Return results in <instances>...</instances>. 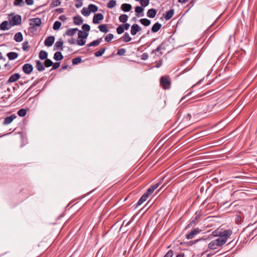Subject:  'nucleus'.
Segmentation results:
<instances>
[{"mask_svg":"<svg viewBox=\"0 0 257 257\" xmlns=\"http://www.w3.org/2000/svg\"><path fill=\"white\" fill-rule=\"evenodd\" d=\"M220 228H217V229L215 230L214 231L212 232V235L214 236H218V237H219L220 234Z\"/></svg>","mask_w":257,"mask_h":257,"instance_id":"46","label":"nucleus"},{"mask_svg":"<svg viewBox=\"0 0 257 257\" xmlns=\"http://www.w3.org/2000/svg\"><path fill=\"white\" fill-rule=\"evenodd\" d=\"M12 27L11 23L7 21H4L0 25V30L2 31H6L10 29Z\"/></svg>","mask_w":257,"mask_h":257,"instance_id":"10","label":"nucleus"},{"mask_svg":"<svg viewBox=\"0 0 257 257\" xmlns=\"http://www.w3.org/2000/svg\"><path fill=\"white\" fill-rule=\"evenodd\" d=\"M63 41H57L55 44V45H54V47H56V49H59L60 50H63Z\"/></svg>","mask_w":257,"mask_h":257,"instance_id":"32","label":"nucleus"},{"mask_svg":"<svg viewBox=\"0 0 257 257\" xmlns=\"http://www.w3.org/2000/svg\"><path fill=\"white\" fill-rule=\"evenodd\" d=\"M163 180V179H162V180L159 181V182L150 186V187L147 190V191L144 194L145 195H147V197L148 198L154 192V191L161 184Z\"/></svg>","mask_w":257,"mask_h":257,"instance_id":"6","label":"nucleus"},{"mask_svg":"<svg viewBox=\"0 0 257 257\" xmlns=\"http://www.w3.org/2000/svg\"><path fill=\"white\" fill-rule=\"evenodd\" d=\"M89 33H78V39L74 38L68 40V42L71 45L78 44L79 46H83L85 43V39L88 36Z\"/></svg>","mask_w":257,"mask_h":257,"instance_id":"1","label":"nucleus"},{"mask_svg":"<svg viewBox=\"0 0 257 257\" xmlns=\"http://www.w3.org/2000/svg\"><path fill=\"white\" fill-rule=\"evenodd\" d=\"M88 8L89 9V11H90V13L91 12L94 13V12H96V11H97V10H98L97 7L93 4H90L88 6Z\"/></svg>","mask_w":257,"mask_h":257,"instance_id":"30","label":"nucleus"},{"mask_svg":"<svg viewBox=\"0 0 257 257\" xmlns=\"http://www.w3.org/2000/svg\"><path fill=\"white\" fill-rule=\"evenodd\" d=\"M105 50L106 49L104 47L100 48L99 50H98L94 53V56L96 57L101 56L102 54L104 53Z\"/></svg>","mask_w":257,"mask_h":257,"instance_id":"29","label":"nucleus"},{"mask_svg":"<svg viewBox=\"0 0 257 257\" xmlns=\"http://www.w3.org/2000/svg\"><path fill=\"white\" fill-rule=\"evenodd\" d=\"M61 26V23L59 21L55 22L53 28L54 30H58Z\"/></svg>","mask_w":257,"mask_h":257,"instance_id":"43","label":"nucleus"},{"mask_svg":"<svg viewBox=\"0 0 257 257\" xmlns=\"http://www.w3.org/2000/svg\"><path fill=\"white\" fill-rule=\"evenodd\" d=\"M29 46L28 43L27 42H25L23 44V49L24 51H28L29 50Z\"/></svg>","mask_w":257,"mask_h":257,"instance_id":"53","label":"nucleus"},{"mask_svg":"<svg viewBox=\"0 0 257 257\" xmlns=\"http://www.w3.org/2000/svg\"><path fill=\"white\" fill-rule=\"evenodd\" d=\"M132 7L131 5L128 4H123L121 6V10L125 12H129L132 9Z\"/></svg>","mask_w":257,"mask_h":257,"instance_id":"22","label":"nucleus"},{"mask_svg":"<svg viewBox=\"0 0 257 257\" xmlns=\"http://www.w3.org/2000/svg\"><path fill=\"white\" fill-rule=\"evenodd\" d=\"M103 16L101 13H98L94 15L93 19V23L94 24H98L100 21L103 19Z\"/></svg>","mask_w":257,"mask_h":257,"instance_id":"14","label":"nucleus"},{"mask_svg":"<svg viewBox=\"0 0 257 257\" xmlns=\"http://www.w3.org/2000/svg\"><path fill=\"white\" fill-rule=\"evenodd\" d=\"M44 63V66L46 67H49L50 66H52V65H53V61L51 60L48 59V58L47 59L45 60Z\"/></svg>","mask_w":257,"mask_h":257,"instance_id":"34","label":"nucleus"},{"mask_svg":"<svg viewBox=\"0 0 257 257\" xmlns=\"http://www.w3.org/2000/svg\"><path fill=\"white\" fill-rule=\"evenodd\" d=\"M36 67L38 71L41 72L45 70L44 63L40 60H36Z\"/></svg>","mask_w":257,"mask_h":257,"instance_id":"15","label":"nucleus"},{"mask_svg":"<svg viewBox=\"0 0 257 257\" xmlns=\"http://www.w3.org/2000/svg\"><path fill=\"white\" fill-rule=\"evenodd\" d=\"M48 53L44 50H41L39 54V58L42 60H46L48 57Z\"/></svg>","mask_w":257,"mask_h":257,"instance_id":"20","label":"nucleus"},{"mask_svg":"<svg viewBox=\"0 0 257 257\" xmlns=\"http://www.w3.org/2000/svg\"><path fill=\"white\" fill-rule=\"evenodd\" d=\"M60 65V62H55L54 63H53V65H52V68L51 70L57 69L59 67Z\"/></svg>","mask_w":257,"mask_h":257,"instance_id":"52","label":"nucleus"},{"mask_svg":"<svg viewBox=\"0 0 257 257\" xmlns=\"http://www.w3.org/2000/svg\"><path fill=\"white\" fill-rule=\"evenodd\" d=\"M132 38L129 36L128 33H125L123 36L121 38V40L125 42H128L131 40Z\"/></svg>","mask_w":257,"mask_h":257,"instance_id":"35","label":"nucleus"},{"mask_svg":"<svg viewBox=\"0 0 257 257\" xmlns=\"http://www.w3.org/2000/svg\"><path fill=\"white\" fill-rule=\"evenodd\" d=\"M23 38L22 33H16L14 36V40L18 42H20L23 41Z\"/></svg>","mask_w":257,"mask_h":257,"instance_id":"28","label":"nucleus"},{"mask_svg":"<svg viewBox=\"0 0 257 257\" xmlns=\"http://www.w3.org/2000/svg\"><path fill=\"white\" fill-rule=\"evenodd\" d=\"M5 67L7 70H10L11 68V66L8 63H6L5 65Z\"/></svg>","mask_w":257,"mask_h":257,"instance_id":"62","label":"nucleus"},{"mask_svg":"<svg viewBox=\"0 0 257 257\" xmlns=\"http://www.w3.org/2000/svg\"><path fill=\"white\" fill-rule=\"evenodd\" d=\"M0 59L3 60L4 61H6V59L5 57L3 56L2 53L0 52Z\"/></svg>","mask_w":257,"mask_h":257,"instance_id":"64","label":"nucleus"},{"mask_svg":"<svg viewBox=\"0 0 257 257\" xmlns=\"http://www.w3.org/2000/svg\"><path fill=\"white\" fill-rule=\"evenodd\" d=\"M17 116L15 114H13L10 116H8L5 118L3 122V124L4 125L9 124L11 123L13 121V120Z\"/></svg>","mask_w":257,"mask_h":257,"instance_id":"9","label":"nucleus"},{"mask_svg":"<svg viewBox=\"0 0 257 257\" xmlns=\"http://www.w3.org/2000/svg\"><path fill=\"white\" fill-rule=\"evenodd\" d=\"M7 56L10 60H14L18 58L19 55L17 52H11L7 53Z\"/></svg>","mask_w":257,"mask_h":257,"instance_id":"18","label":"nucleus"},{"mask_svg":"<svg viewBox=\"0 0 257 257\" xmlns=\"http://www.w3.org/2000/svg\"><path fill=\"white\" fill-rule=\"evenodd\" d=\"M116 5V1L115 0H110L107 4V6L109 9H112Z\"/></svg>","mask_w":257,"mask_h":257,"instance_id":"42","label":"nucleus"},{"mask_svg":"<svg viewBox=\"0 0 257 257\" xmlns=\"http://www.w3.org/2000/svg\"><path fill=\"white\" fill-rule=\"evenodd\" d=\"M41 24V20L39 18H33V27L36 26H39Z\"/></svg>","mask_w":257,"mask_h":257,"instance_id":"41","label":"nucleus"},{"mask_svg":"<svg viewBox=\"0 0 257 257\" xmlns=\"http://www.w3.org/2000/svg\"><path fill=\"white\" fill-rule=\"evenodd\" d=\"M147 198L148 197H147V195L143 194L138 200L137 203L136 205L135 208L143 204L147 199Z\"/></svg>","mask_w":257,"mask_h":257,"instance_id":"21","label":"nucleus"},{"mask_svg":"<svg viewBox=\"0 0 257 257\" xmlns=\"http://www.w3.org/2000/svg\"><path fill=\"white\" fill-rule=\"evenodd\" d=\"M196 222H197V221L196 220H195L194 219L191 220L190 221L189 224L187 226L186 228H189L191 226H193V225H194L196 224Z\"/></svg>","mask_w":257,"mask_h":257,"instance_id":"54","label":"nucleus"},{"mask_svg":"<svg viewBox=\"0 0 257 257\" xmlns=\"http://www.w3.org/2000/svg\"><path fill=\"white\" fill-rule=\"evenodd\" d=\"M162 63H163L162 60V59H160L159 62H157V64L156 65V67H157V68H159L162 65Z\"/></svg>","mask_w":257,"mask_h":257,"instance_id":"57","label":"nucleus"},{"mask_svg":"<svg viewBox=\"0 0 257 257\" xmlns=\"http://www.w3.org/2000/svg\"><path fill=\"white\" fill-rule=\"evenodd\" d=\"M82 5H83L82 2H77V3L75 5V7L77 8H79L81 7L82 6Z\"/></svg>","mask_w":257,"mask_h":257,"instance_id":"58","label":"nucleus"},{"mask_svg":"<svg viewBox=\"0 0 257 257\" xmlns=\"http://www.w3.org/2000/svg\"><path fill=\"white\" fill-rule=\"evenodd\" d=\"M82 62L81 57H77L72 60L73 65H77Z\"/></svg>","mask_w":257,"mask_h":257,"instance_id":"33","label":"nucleus"},{"mask_svg":"<svg viewBox=\"0 0 257 257\" xmlns=\"http://www.w3.org/2000/svg\"><path fill=\"white\" fill-rule=\"evenodd\" d=\"M174 14V9H171L166 12V14L164 15V17L166 20H169L172 18Z\"/></svg>","mask_w":257,"mask_h":257,"instance_id":"19","label":"nucleus"},{"mask_svg":"<svg viewBox=\"0 0 257 257\" xmlns=\"http://www.w3.org/2000/svg\"><path fill=\"white\" fill-rule=\"evenodd\" d=\"M82 29L83 32H88L90 30V27L89 25L85 24L82 26Z\"/></svg>","mask_w":257,"mask_h":257,"instance_id":"44","label":"nucleus"},{"mask_svg":"<svg viewBox=\"0 0 257 257\" xmlns=\"http://www.w3.org/2000/svg\"><path fill=\"white\" fill-rule=\"evenodd\" d=\"M184 256H185V254L184 253L180 252V253H177L176 257H184Z\"/></svg>","mask_w":257,"mask_h":257,"instance_id":"61","label":"nucleus"},{"mask_svg":"<svg viewBox=\"0 0 257 257\" xmlns=\"http://www.w3.org/2000/svg\"><path fill=\"white\" fill-rule=\"evenodd\" d=\"M61 2L60 0H52L50 6L51 7L53 8L59 6Z\"/></svg>","mask_w":257,"mask_h":257,"instance_id":"40","label":"nucleus"},{"mask_svg":"<svg viewBox=\"0 0 257 257\" xmlns=\"http://www.w3.org/2000/svg\"><path fill=\"white\" fill-rule=\"evenodd\" d=\"M165 43L163 42L158 47L153 50L151 53V57H152L154 60H156V62H157V59L160 58L161 56L163 55V52L162 51L163 50H165Z\"/></svg>","mask_w":257,"mask_h":257,"instance_id":"2","label":"nucleus"},{"mask_svg":"<svg viewBox=\"0 0 257 257\" xmlns=\"http://www.w3.org/2000/svg\"><path fill=\"white\" fill-rule=\"evenodd\" d=\"M23 71L26 74H30L32 72V65L27 63L23 66Z\"/></svg>","mask_w":257,"mask_h":257,"instance_id":"13","label":"nucleus"},{"mask_svg":"<svg viewBox=\"0 0 257 257\" xmlns=\"http://www.w3.org/2000/svg\"><path fill=\"white\" fill-rule=\"evenodd\" d=\"M201 231V230L198 228H194L190 232L186 234V237L188 239H192L195 235L198 234Z\"/></svg>","mask_w":257,"mask_h":257,"instance_id":"8","label":"nucleus"},{"mask_svg":"<svg viewBox=\"0 0 257 257\" xmlns=\"http://www.w3.org/2000/svg\"><path fill=\"white\" fill-rule=\"evenodd\" d=\"M141 57L142 60H146L148 59L149 55L147 53H144L141 55Z\"/></svg>","mask_w":257,"mask_h":257,"instance_id":"55","label":"nucleus"},{"mask_svg":"<svg viewBox=\"0 0 257 257\" xmlns=\"http://www.w3.org/2000/svg\"><path fill=\"white\" fill-rule=\"evenodd\" d=\"M21 22V17L18 15L13 16L12 18L10 19V23H11L12 26L20 24Z\"/></svg>","mask_w":257,"mask_h":257,"instance_id":"7","label":"nucleus"},{"mask_svg":"<svg viewBox=\"0 0 257 257\" xmlns=\"http://www.w3.org/2000/svg\"><path fill=\"white\" fill-rule=\"evenodd\" d=\"M157 13V11L154 9H151L147 12V16L151 18H153L155 17Z\"/></svg>","mask_w":257,"mask_h":257,"instance_id":"24","label":"nucleus"},{"mask_svg":"<svg viewBox=\"0 0 257 257\" xmlns=\"http://www.w3.org/2000/svg\"><path fill=\"white\" fill-rule=\"evenodd\" d=\"M26 3L28 5H32V0H26Z\"/></svg>","mask_w":257,"mask_h":257,"instance_id":"63","label":"nucleus"},{"mask_svg":"<svg viewBox=\"0 0 257 257\" xmlns=\"http://www.w3.org/2000/svg\"><path fill=\"white\" fill-rule=\"evenodd\" d=\"M162 25L159 23H155L152 28V32H157L161 28Z\"/></svg>","mask_w":257,"mask_h":257,"instance_id":"26","label":"nucleus"},{"mask_svg":"<svg viewBox=\"0 0 257 257\" xmlns=\"http://www.w3.org/2000/svg\"><path fill=\"white\" fill-rule=\"evenodd\" d=\"M98 28L101 32H107L108 31L107 26L105 24H102L99 25L98 26Z\"/></svg>","mask_w":257,"mask_h":257,"instance_id":"31","label":"nucleus"},{"mask_svg":"<svg viewBox=\"0 0 257 257\" xmlns=\"http://www.w3.org/2000/svg\"><path fill=\"white\" fill-rule=\"evenodd\" d=\"M160 85L164 89H169L171 87V82L169 76H163L160 78Z\"/></svg>","mask_w":257,"mask_h":257,"instance_id":"4","label":"nucleus"},{"mask_svg":"<svg viewBox=\"0 0 257 257\" xmlns=\"http://www.w3.org/2000/svg\"><path fill=\"white\" fill-rule=\"evenodd\" d=\"M125 53L126 50L124 48H121L118 50L116 54L119 56H123Z\"/></svg>","mask_w":257,"mask_h":257,"instance_id":"45","label":"nucleus"},{"mask_svg":"<svg viewBox=\"0 0 257 257\" xmlns=\"http://www.w3.org/2000/svg\"><path fill=\"white\" fill-rule=\"evenodd\" d=\"M201 239H197L195 241H190L189 243V244L190 245H192V244H195V243H196L197 242L199 241L200 240H201Z\"/></svg>","mask_w":257,"mask_h":257,"instance_id":"60","label":"nucleus"},{"mask_svg":"<svg viewBox=\"0 0 257 257\" xmlns=\"http://www.w3.org/2000/svg\"><path fill=\"white\" fill-rule=\"evenodd\" d=\"M20 78V75L19 73H15L10 77L9 80H8V83L14 82L17 81Z\"/></svg>","mask_w":257,"mask_h":257,"instance_id":"16","label":"nucleus"},{"mask_svg":"<svg viewBox=\"0 0 257 257\" xmlns=\"http://www.w3.org/2000/svg\"><path fill=\"white\" fill-rule=\"evenodd\" d=\"M174 252V251L173 250L170 249L166 253L164 257H173Z\"/></svg>","mask_w":257,"mask_h":257,"instance_id":"49","label":"nucleus"},{"mask_svg":"<svg viewBox=\"0 0 257 257\" xmlns=\"http://www.w3.org/2000/svg\"><path fill=\"white\" fill-rule=\"evenodd\" d=\"M140 22L145 26H148L151 23V21L147 19H142L140 20Z\"/></svg>","mask_w":257,"mask_h":257,"instance_id":"38","label":"nucleus"},{"mask_svg":"<svg viewBox=\"0 0 257 257\" xmlns=\"http://www.w3.org/2000/svg\"><path fill=\"white\" fill-rule=\"evenodd\" d=\"M144 11V9L142 7L137 6L135 8L136 13H138V14L142 13Z\"/></svg>","mask_w":257,"mask_h":257,"instance_id":"48","label":"nucleus"},{"mask_svg":"<svg viewBox=\"0 0 257 257\" xmlns=\"http://www.w3.org/2000/svg\"><path fill=\"white\" fill-rule=\"evenodd\" d=\"M27 111L25 109L21 108L18 111V114L19 116L24 117L26 115Z\"/></svg>","mask_w":257,"mask_h":257,"instance_id":"37","label":"nucleus"},{"mask_svg":"<svg viewBox=\"0 0 257 257\" xmlns=\"http://www.w3.org/2000/svg\"><path fill=\"white\" fill-rule=\"evenodd\" d=\"M81 13L84 16H88L90 14V11H89L88 8H83L81 11Z\"/></svg>","mask_w":257,"mask_h":257,"instance_id":"39","label":"nucleus"},{"mask_svg":"<svg viewBox=\"0 0 257 257\" xmlns=\"http://www.w3.org/2000/svg\"><path fill=\"white\" fill-rule=\"evenodd\" d=\"M54 41H55V37L54 36H49L45 40V42H44L45 45L47 47H50L53 44Z\"/></svg>","mask_w":257,"mask_h":257,"instance_id":"11","label":"nucleus"},{"mask_svg":"<svg viewBox=\"0 0 257 257\" xmlns=\"http://www.w3.org/2000/svg\"><path fill=\"white\" fill-rule=\"evenodd\" d=\"M64 57L61 52L58 51L55 53L54 55V59L56 61H61L63 59Z\"/></svg>","mask_w":257,"mask_h":257,"instance_id":"23","label":"nucleus"},{"mask_svg":"<svg viewBox=\"0 0 257 257\" xmlns=\"http://www.w3.org/2000/svg\"><path fill=\"white\" fill-rule=\"evenodd\" d=\"M113 38L112 34L109 33L105 38V41L107 42H110Z\"/></svg>","mask_w":257,"mask_h":257,"instance_id":"47","label":"nucleus"},{"mask_svg":"<svg viewBox=\"0 0 257 257\" xmlns=\"http://www.w3.org/2000/svg\"><path fill=\"white\" fill-rule=\"evenodd\" d=\"M68 67V65H64V66H63L61 67V68L60 69V71H63V70H65V69H66Z\"/></svg>","mask_w":257,"mask_h":257,"instance_id":"59","label":"nucleus"},{"mask_svg":"<svg viewBox=\"0 0 257 257\" xmlns=\"http://www.w3.org/2000/svg\"><path fill=\"white\" fill-rule=\"evenodd\" d=\"M73 21L75 24L79 25L83 23V19L80 16H75L73 18Z\"/></svg>","mask_w":257,"mask_h":257,"instance_id":"25","label":"nucleus"},{"mask_svg":"<svg viewBox=\"0 0 257 257\" xmlns=\"http://www.w3.org/2000/svg\"><path fill=\"white\" fill-rule=\"evenodd\" d=\"M14 3L15 6H20L24 4L23 0H15Z\"/></svg>","mask_w":257,"mask_h":257,"instance_id":"51","label":"nucleus"},{"mask_svg":"<svg viewBox=\"0 0 257 257\" xmlns=\"http://www.w3.org/2000/svg\"><path fill=\"white\" fill-rule=\"evenodd\" d=\"M128 19V16L126 15L122 14L119 17L120 22L122 23H125Z\"/></svg>","mask_w":257,"mask_h":257,"instance_id":"36","label":"nucleus"},{"mask_svg":"<svg viewBox=\"0 0 257 257\" xmlns=\"http://www.w3.org/2000/svg\"><path fill=\"white\" fill-rule=\"evenodd\" d=\"M150 0H141L140 1L141 5L143 7H146L149 4Z\"/></svg>","mask_w":257,"mask_h":257,"instance_id":"50","label":"nucleus"},{"mask_svg":"<svg viewBox=\"0 0 257 257\" xmlns=\"http://www.w3.org/2000/svg\"><path fill=\"white\" fill-rule=\"evenodd\" d=\"M130 27L128 23H125L119 25L116 29V32H124V30H127Z\"/></svg>","mask_w":257,"mask_h":257,"instance_id":"12","label":"nucleus"},{"mask_svg":"<svg viewBox=\"0 0 257 257\" xmlns=\"http://www.w3.org/2000/svg\"><path fill=\"white\" fill-rule=\"evenodd\" d=\"M232 233V231L231 229L224 230L223 229H221L220 237L219 238L221 239H223L225 240V242H226L228 238Z\"/></svg>","mask_w":257,"mask_h":257,"instance_id":"5","label":"nucleus"},{"mask_svg":"<svg viewBox=\"0 0 257 257\" xmlns=\"http://www.w3.org/2000/svg\"><path fill=\"white\" fill-rule=\"evenodd\" d=\"M225 243V240L223 239H221L218 237L217 239L211 241L208 244V248L210 249H215L217 248L218 246H221Z\"/></svg>","mask_w":257,"mask_h":257,"instance_id":"3","label":"nucleus"},{"mask_svg":"<svg viewBox=\"0 0 257 257\" xmlns=\"http://www.w3.org/2000/svg\"><path fill=\"white\" fill-rule=\"evenodd\" d=\"M141 30L140 26L138 24H135L132 26L131 32H139Z\"/></svg>","mask_w":257,"mask_h":257,"instance_id":"27","label":"nucleus"},{"mask_svg":"<svg viewBox=\"0 0 257 257\" xmlns=\"http://www.w3.org/2000/svg\"><path fill=\"white\" fill-rule=\"evenodd\" d=\"M77 31H78V32H83L82 30H79L77 28L68 29L66 32H76Z\"/></svg>","mask_w":257,"mask_h":257,"instance_id":"56","label":"nucleus"},{"mask_svg":"<svg viewBox=\"0 0 257 257\" xmlns=\"http://www.w3.org/2000/svg\"><path fill=\"white\" fill-rule=\"evenodd\" d=\"M102 40V38H99L97 40L93 41L92 42L88 44L87 45V47H89L97 46L99 45V44L101 42Z\"/></svg>","mask_w":257,"mask_h":257,"instance_id":"17","label":"nucleus"}]
</instances>
